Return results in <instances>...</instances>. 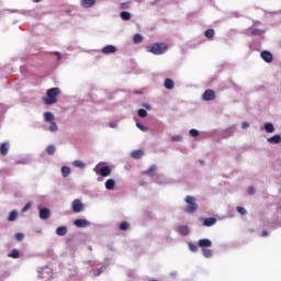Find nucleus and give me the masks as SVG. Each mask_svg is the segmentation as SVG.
<instances>
[{"label": "nucleus", "instance_id": "16", "mask_svg": "<svg viewBox=\"0 0 281 281\" xmlns=\"http://www.w3.org/2000/svg\"><path fill=\"white\" fill-rule=\"evenodd\" d=\"M178 232L181 236H188V234H190V228L188 226H179Z\"/></svg>", "mask_w": 281, "mask_h": 281}, {"label": "nucleus", "instance_id": "35", "mask_svg": "<svg viewBox=\"0 0 281 281\" xmlns=\"http://www.w3.org/2000/svg\"><path fill=\"white\" fill-rule=\"evenodd\" d=\"M19 250L13 249L10 254H9V258H19Z\"/></svg>", "mask_w": 281, "mask_h": 281}, {"label": "nucleus", "instance_id": "21", "mask_svg": "<svg viewBox=\"0 0 281 281\" xmlns=\"http://www.w3.org/2000/svg\"><path fill=\"white\" fill-rule=\"evenodd\" d=\"M16 218H19V212L18 211H11V213L9 214L8 221H10L12 223Z\"/></svg>", "mask_w": 281, "mask_h": 281}, {"label": "nucleus", "instance_id": "15", "mask_svg": "<svg viewBox=\"0 0 281 281\" xmlns=\"http://www.w3.org/2000/svg\"><path fill=\"white\" fill-rule=\"evenodd\" d=\"M133 159H142L144 157V151L142 149L132 151Z\"/></svg>", "mask_w": 281, "mask_h": 281}, {"label": "nucleus", "instance_id": "6", "mask_svg": "<svg viewBox=\"0 0 281 281\" xmlns=\"http://www.w3.org/2000/svg\"><path fill=\"white\" fill-rule=\"evenodd\" d=\"M215 98H216V93L214 92V90H206L202 94V99L205 100L206 102H209L210 100H214Z\"/></svg>", "mask_w": 281, "mask_h": 281}, {"label": "nucleus", "instance_id": "23", "mask_svg": "<svg viewBox=\"0 0 281 281\" xmlns=\"http://www.w3.org/2000/svg\"><path fill=\"white\" fill-rule=\"evenodd\" d=\"M44 120L45 122H54V114L52 112H45Z\"/></svg>", "mask_w": 281, "mask_h": 281}, {"label": "nucleus", "instance_id": "19", "mask_svg": "<svg viewBox=\"0 0 281 281\" xmlns=\"http://www.w3.org/2000/svg\"><path fill=\"white\" fill-rule=\"evenodd\" d=\"M269 144H280L281 137L280 135H274L270 138H268Z\"/></svg>", "mask_w": 281, "mask_h": 281}, {"label": "nucleus", "instance_id": "49", "mask_svg": "<svg viewBox=\"0 0 281 281\" xmlns=\"http://www.w3.org/2000/svg\"><path fill=\"white\" fill-rule=\"evenodd\" d=\"M262 237L265 236H269V233L267 231H263L262 234H261Z\"/></svg>", "mask_w": 281, "mask_h": 281}, {"label": "nucleus", "instance_id": "26", "mask_svg": "<svg viewBox=\"0 0 281 281\" xmlns=\"http://www.w3.org/2000/svg\"><path fill=\"white\" fill-rule=\"evenodd\" d=\"M61 175L63 177H67L68 175H71V168L67 166L61 167Z\"/></svg>", "mask_w": 281, "mask_h": 281}, {"label": "nucleus", "instance_id": "25", "mask_svg": "<svg viewBox=\"0 0 281 281\" xmlns=\"http://www.w3.org/2000/svg\"><path fill=\"white\" fill-rule=\"evenodd\" d=\"M165 87L166 89H175V81H172V79H166Z\"/></svg>", "mask_w": 281, "mask_h": 281}, {"label": "nucleus", "instance_id": "31", "mask_svg": "<svg viewBox=\"0 0 281 281\" xmlns=\"http://www.w3.org/2000/svg\"><path fill=\"white\" fill-rule=\"evenodd\" d=\"M128 227H131V225L128 224V222H122L120 224V229H122V232H126V229H128Z\"/></svg>", "mask_w": 281, "mask_h": 281}, {"label": "nucleus", "instance_id": "22", "mask_svg": "<svg viewBox=\"0 0 281 281\" xmlns=\"http://www.w3.org/2000/svg\"><path fill=\"white\" fill-rule=\"evenodd\" d=\"M10 150V145L8 143H3L0 147L1 155H5Z\"/></svg>", "mask_w": 281, "mask_h": 281}, {"label": "nucleus", "instance_id": "30", "mask_svg": "<svg viewBox=\"0 0 281 281\" xmlns=\"http://www.w3.org/2000/svg\"><path fill=\"white\" fill-rule=\"evenodd\" d=\"M46 153H47V155H54L56 153V147H54V145H49L46 148Z\"/></svg>", "mask_w": 281, "mask_h": 281}, {"label": "nucleus", "instance_id": "43", "mask_svg": "<svg viewBox=\"0 0 281 281\" xmlns=\"http://www.w3.org/2000/svg\"><path fill=\"white\" fill-rule=\"evenodd\" d=\"M30 207H32V203H26L25 206L22 209V212L25 213L27 212V210H30Z\"/></svg>", "mask_w": 281, "mask_h": 281}, {"label": "nucleus", "instance_id": "52", "mask_svg": "<svg viewBox=\"0 0 281 281\" xmlns=\"http://www.w3.org/2000/svg\"><path fill=\"white\" fill-rule=\"evenodd\" d=\"M200 164L203 166L204 162L201 160Z\"/></svg>", "mask_w": 281, "mask_h": 281}, {"label": "nucleus", "instance_id": "18", "mask_svg": "<svg viewBox=\"0 0 281 281\" xmlns=\"http://www.w3.org/2000/svg\"><path fill=\"white\" fill-rule=\"evenodd\" d=\"M57 236H66L67 235V228L65 226H59L56 229Z\"/></svg>", "mask_w": 281, "mask_h": 281}, {"label": "nucleus", "instance_id": "53", "mask_svg": "<svg viewBox=\"0 0 281 281\" xmlns=\"http://www.w3.org/2000/svg\"><path fill=\"white\" fill-rule=\"evenodd\" d=\"M232 135H233V134L231 133V134L228 135V137H232Z\"/></svg>", "mask_w": 281, "mask_h": 281}, {"label": "nucleus", "instance_id": "7", "mask_svg": "<svg viewBox=\"0 0 281 281\" xmlns=\"http://www.w3.org/2000/svg\"><path fill=\"white\" fill-rule=\"evenodd\" d=\"M74 225H76V227H91V222L79 218L74 222Z\"/></svg>", "mask_w": 281, "mask_h": 281}, {"label": "nucleus", "instance_id": "17", "mask_svg": "<svg viewBox=\"0 0 281 281\" xmlns=\"http://www.w3.org/2000/svg\"><path fill=\"white\" fill-rule=\"evenodd\" d=\"M202 255L204 258H212V256H214V251H212V249L202 248Z\"/></svg>", "mask_w": 281, "mask_h": 281}, {"label": "nucleus", "instance_id": "39", "mask_svg": "<svg viewBox=\"0 0 281 281\" xmlns=\"http://www.w3.org/2000/svg\"><path fill=\"white\" fill-rule=\"evenodd\" d=\"M137 128H139V131H143L144 133H146V131H148V128L144 125H142V123H136Z\"/></svg>", "mask_w": 281, "mask_h": 281}, {"label": "nucleus", "instance_id": "12", "mask_svg": "<svg viewBox=\"0 0 281 281\" xmlns=\"http://www.w3.org/2000/svg\"><path fill=\"white\" fill-rule=\"evenodd\" d=\"M203 225L205 227H212V225H216V218L207 217V218L204 220Z\"/></svg>", "mask_w": 281, "mask_h": 281}, {"label": "nucleus", "instance_id": "24", "mask_svg": "<svg viewBox=\"0 0 281 281\" xmlns=\"http://www.w3.org/2000/svg\"><path fill=\"white\" fill-rule=\"evenodd\" d=\"M263 128L267 133H273V131H276V127H273L272 123H266Z\"/></svg>", "mask_w": 281, "mask_h": 281}, {"label": "nucleus", "instance_id": "28", "mask_svg": "<svg viewBox=\"0 0 281 281\" xmlns=\"http://www.w3.org/2000/svg\"><path fill=\"white\" fill-rule=\"evenodd\" d=\"M134 43L137 45L144 41V37L140 34H135L133 37Z\"/></svg>", "mask_w": 281, "mask_h": 281}, {"label": "nucleus", "instance_id": "27", "mask_svg": "<svg viewBox=\"0 0 281 281\" xmlns=\"http://www.w3.org/2000/svg\"><path fill=\"white\" fill-rule=\"evenodd\" d=\"M121 19H123V21H131V14L127 11H122Z\"/></svg>", "mask_w": 281, "mask_h": 281}, {"label": "nucleus", "instance_id": "20", "mask_svg": "<svg viewBox=\"0 0 281 281\" xmlns=\"http://www.w3.org/2000/svg\"><path fill=\"white\" fill-rule=\"evenodd\" d=\"M105 188H106V190H113V188H115V180H113V179L106 180Z\"/></svg>", "mask_w": 281, "mask_h": 281}, {"label": "nucleus", "instance_id": "2", "mask_svg": "<svg viewBox=\"0 0 281 281\" xmlns=\"http://www.w3.org/2000/svg\"><path fill=\"white\" fill-rule=\"evenodd\" d=\"M166 49H168L166 44H154L151 46H147V52L157 56H159V54H165Z\"/></svg>", "mask_w": 281, "mask_h": 281}, {"label": "nucleus", "instance_id": "34", "mask_svg": "<svg viewBox=\"0 0 281 281\" xmlns=\"http://www.w3.org/2000/svg\"><path fill=\"white\" fill-rule=\"evenodd\" d=\"M157 170V166H151L148 170L145 171V175L153 177V172Z\"/></svg>", "mask_w": 281, "mask_h": 281}, {"label": "nucleus", "instance_id": "8", "mask_svg": "<svg viewBox=\"0 0 281 281\" xmlns=\"http://www.w3.org/2000/svg\"><path fill=\"white\" fill-rule=\"evenodd\" d=\"M117 52V47L113 45H106L102 48V54H115Z\"/></svg>", "mask_w": 281, "mask_h": 281}, {"label": "nucleus", "instance_id": "3", "mask_svg": "<svg viewBox=\"0 0 281 281\" xmlns=\"http://www.w3.org/2000/svg\"><path fill=\"white\" fill-rule=\"evenodd\" d=\"M186 203H188V206L186 207V212H188V214H194V212L199 210V205L196 204L193 196L188 195L186 198Z\"/></svg>", "mask_w": 281, "mask_h": 281}, {"label": "nucleus", "instance_id": "46", "mask_svg": "<svg viewBox=\"0 0 281 281\" xmlns=\"http://www.w3.org/2000/svg\"><path fill=\"white\" fill-rule=\"evenodd\" d=\"M110 128H115L117 126L116 122H110L109 123Z\"/></svg>", "mask_w": 281, "mask_h": 281}, {"label": "nucleus", "instance_id": "4", "mask_svg": "<svg viewBox=\"0 0 281 281\" xmlns=\"http://www.w3.org/2000/svg\"><path fill=\"white\" fill-rule=\"evenodd\" d=\"M37 273H38L40 280H49V278H52V268L49 267L41 268L37 271Z\"/></svg>", "mask_w": 281, "mask_h": 281}, {"label": "nucleus", "instance_id": "38", "mask_svg": "<svg viewBox=\"0 0 281 281\" xmlns=\"http://www.w3.org/2000/svg\"><path fill=\"white\" fill-rule=\"evenodd\" d=\"M189 249L190 251H193V252L199 251V248L192 243H189Z\"/></svg>", "mask_w": 281, "mask_h": 281}, {"label": "nucleus", "instance_id": "50", "mask_svg": "<svg viewBox=\"0 0 281 281\" xmlns=\"http://www.w3.org/2000/svg\"><path fill=\"white\" fill-rule=\"evenodd\" d=\"M55 56H57V60H60V53H55Z\"/></svg>", "mask_w": 281, "mask_h": 281}, {"label": "nucleus", "instance_id": "45", "mask_svg": "<svg viewBox=\"0 0 281 281\" xmlns=\"http://www.w3.org/2000/svg\"><path fill=\"white\" fill-rule=\"evenodd\" d=\"M172 142H181V136H172Z\"/></svg>", "mask_w": 281, "mask_h": 281}, {"label": "nucleus", "instance_id": "36", "mask_svg": "<svg viewBox=\"0 0 281 281\" xmlns=\"http://www.w3.org/2000/svg\"><path fill=\"white\" fill-rule=\"evenodd\" d=\"M138 115L140 117H146L148 115V112L145 109H139L138 110Z\"/></svg>", "mask_w": 281, "mask_h": 281}, {"label": "nucleus", "instance_id": "54", "mask_svg": "<svg viewBox=\"0 0 281 281\" xmlns=\"http://www.w3.org/2000/svg\"><path fill=\"white\" fill-rule=\"evenodd\" d=\"M90 251H91V247H89Z\"/></svg>", "mask_w": 281, "mask_h": 281}, {"label": "nucleus", "instance_id": "32", "mask_svg": "<svg viewBox=\"0 0 281 281\" xmlns=\"http://www.w3.org/2000/svg\"><path fill=\"white\" fill-rule=\"evenodd\" d=\"M48 131H50V133H56V131H58V125L55 122H52Z\"/></svg>", "mask_w": 281, "mask_h": 281}, {"label": "nucleus", "instance_id": "44", "mask_svg": "<svg viewBox=\"0 0 281 281\" xmlns=\"http://www.w3.org/2000/svg\"><path fill=\"white\" fill-rule=\"evenodd\" d=\"M248 194H256V189L254 187L248 188Z\"/></svg>", "mask_w": 281, "mask_h": 281}, {"label": "nucleus", "instance_id": "41", "mask_svg": "<svg viewBox=\"0 0 281 281\" xmlns=\"http://www.w3.org/2000/svg\"><path fill=\"white\" fill-rule=\"evenodd\" d=\"M237 212H239L241 215L247 214V210L245 207H243V206H238L237 207Z\"/></svg>", "mask_w": 281, "mask_h": 281}, {"label": "nucleus", "instance_id": "10", "mask_svg": "<svg viewBox=\"0 0 281 281\" xmlns=\"http://www.w3.org/2000/svg\"><path fill=\"white\" fill-rule=\"evenodd\" d=\"M72 212H76L77 214L82 212V202L80 200H75L72 202Z\"/></svg>", "mask_w": 281, "mask_h": 281}, {"label": "nucleus", "instance_id": "47", "mask_svg": "<svg viewBox=\"0 0 281 281\" xmlns=\"http://www.w3.org/2000/svg\"><path fill=\"white\" fill-rule=\"evenodd\" d=\"M241 128H249V123L248 122H243L241 123Z\"/></svg>", "mask_w": 281, "mask_h": 281}, {"label": "nucleus", "instance_id": "1", "mask_svg": "<svg viewBox=\"0 0 281 281\" xmlns=\"http://www.w3.org/2000/svg\"><path fill=\"white\" fill-rule=\"evenodd\" d=\"M60 93L59 88H50L46 92L44 98L45 104H56L58 102V94Z\"/></svg>", "mask_w": 281, "mask_h": 281}, {"label": "nucleus", "instance_id": "42", "mask_svg": "<svg viewBox=\"0 0 281 281\" xmlns=\"http://www.w3.org/2000/svg\"><path fill=\"white\" fill-rule=\"evenodd\" d=\"M252 34H254L255 36H260V35L262 34V31L259 30V29H254V30H252Z\"/></svg>", "mask_w": 281, "mask_h": 281}, {"label": "nucleus", "instance_id": "5", "mask_svg": "<svg viewBox=\"0 0 281 281\" xmlns=\"http://www.w3.org/2000/svg\"><path fill=\"white\" fill-rule=\"evenodd\" d=\"M93 170L95 175H100L101 177H109V175H111V168L109 166H104L100 169V165H97Z\"/></svg>", "mask_w": 281, "mask_h": 281}, {"label": "nucleus", "instance_id": "29", "mask_svg": "<svg viewBox=\"0 0 281 281\" xmlns=\"http://www.w3.org/2000/svg\"><path fill=\"white\" fill-rule=\"evenodd\" d=\"M204 36H206V38H214V30L209 29L205 31Z\"/></svg>", "mask_w": 281, "mask_h": 281}, {"label": "nucleus", "instance_id": "51", "mask_svg": "<svg viewBox=\"0 0 281 281\" xmlns=\"http://www.w3.org/2000/svg\"><path fill=\"white\" fill-rule=\"evenodd\" d=\"M33 3H41V0H33Z\"/></svg>", "mask_w": 281, "mask_h": 281}, {"label": "nucleus", "instance_id": "9", "mask_svg": "<svg viewBox=\"0 0 281 281\" xmlns=\"http://www.w3.org/2000/svg\"><path fill=\"white\" fill-rule=\"evenodd\" d=\"M49 216H52V212L48 209L40 210V218H42V221H47V218H49Z\"/></svg>", "mask_w": 281, "mask_h": 281}, {"label": "nucleus", "instance_id": "40", "mask_svg": "<svg viewBox=\"0 0 281 281\" xmlns=\"http://www.w3.org/2000/svg\"><path fill=\"white\" fill-rule=\"evenodd\" d=\"M189 134L191 137H199V131L198 130H190Z\"/></svg>", "mask_w": 281, "mask_h": 281}, {"label": "nucleus", "instance_id": "33", "mask_svg": "<svg viewBox=\"0 0 281 281\" xmlns=\"http://www.w3.org/2000/svg\"><path fill=\"white\" fill-rule=\"evenodd\" d=\"M72 166H75L76 168H85V162H82L81 160H75L72 162Z\"/></svg>", "mask_w": 281, "mask_h": 281}, {"label": "nucleus", "instance_id": "13", "mask_svg": "<svg viewBox=\"0 0 281 281\" xmlns=\"http://www.w3.org/2000/svg\"><path fill=\"white\" fill-rule=\"evenodd\" d=\"M199 247H202V249H205V247H212V240H210V239H200L199 240Z\"/></svg>", "mask_w": 281, "mask_h": 281}, {"label": "nucleus", "instance_id": "48", "mask_svg": "<svg viewBox=\"0 0 281 281\" xmlns=\"http://www.w3.org/2000/svg\"><path fill=\"white\" fill-rule=\"evenodd\" d=\"M100 273H102V270L100 269L94 270V276H100Z\"/></svg>", "mask_w": 281, "mask_h": 281}, {"label": "nucleus", "instance_id": "11", "mask_svg": "<svg viewBox=\"0 0 281 281\" xmlns=\"http://www.w3.org/2000/svg\"><path fill=\"white\" fill-rule=\"evenodd\" d=\"M261 58L266 63H271V60H273V55L268 50H263L261 52Z\"/></svg>", "mask_w": 281, "mask_h": 281}, {"label": "nucleus", "instance_id": "37", "mask_svg": "<svg viewBox=\"0 0 281 281\" xmlns=\"http://www.w3.org/2000/svg\"><path fill=\"white\" fill-rule=\"evenodd\" d=\"M25 238V235H23V233H16L15 234V239L21 243V240H23Z\"/></svg>", "mask_w": 281, "mask_h": 281}, {"label": "nucleus", "instance_id": "14", "mask_svg": "<svg viewBox=\"0 0 281 281\" xmlns=\"http://www.w3.org/2000/svg\"><path fill=\"white\" fill-rule=\"evenodd\" d=\"M81 5L83 8H92V5H95V0H81Z\"/></svg>", "mask_w": 281, "mask_h": 281}]
</instances>
